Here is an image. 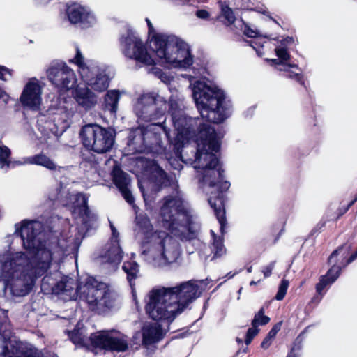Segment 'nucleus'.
I'll return each mask as SVG.
<instances>
[{"label": "nucleus", "mask_w": 357, "mask_h": 357, "mask_svg": "<svg viewBox=\"0 0 357 357\" xmlns=\"http://www.w3.org/2000/svg\"><path fill=\"white\" fill-rule=\"evenodd\" d=\"M195 15L202 20H209L211 17V14L208 11L204 9L197 10L196 11Z\"/></svg>", "instance_id": "44"}, {"label": "nucleus", "mask_w": 357, "mask_h": 357, "mask_svg": "<svg viewBox=\"0 0 357 357\" xmlns=\"http://www.w3.org/2000/svg\"><path fill=\"white\" fill-rule=\"evenodd\" d=\"M119 43L121 50L126 57L148 66V73L154 75L162 82L170 83L173 77L154 66V59L147 52L144 43L137 33L128 31L121 36Z\"/></svg>", "instance_id": "11"}, {"label": "nucleus", "mask_w": 357, "mask_h": 357, "mask_svg": "<svg viewBox=\"0 0 357 357\" xmlns=\"http://www.w3.org/2000/svg\"><path fill=\"white\" fill-rule=\"evenodd\" d=\"M70 202L66 205L70 208L72 214L77 220L78 227L77 233L69 237L61 234L58 240L57 245L53 247L63 255H68L75 252L89 230L93 227L96 216L92 213L87 206V197L82 193L70 194Z\"/></svg>", "instance_id": "9"}, {"label": "nucleus", "mask_w": 357, "mask_h": 357, "mask_svg": "<svg viewBox=\"0 0 357 357\" xmlns=\"http://www.w3.org/2000/svg\"><path fill=\"white\" fill-rule=\"evenodd\" d=\"M120 96L121 94L117 90L108 91L105 96V108L112 114L117 111Z\"/></svg>", "instance_id": "30"}, {"label": "nucleus", "mask_w": 357, "mask_h": 357, "mask_svg": "<svg viewBox=\"0 0 357 357\" xmlns=\"http://www.w3.org/2000/svg\"><path fill=\"white\" fill-rule=\"evenodd\" d=\"M49 80L60 90H69L77 83L76 75L64 63L52 65L47 70Z\"/></svg>", "instance_id": "17"}, {"label": "nucleus", "mask_w": 357, "mask_h": 357, "mask_svg": "<svg viewBox=\"0 0 357 357\" xmlns=\"http://www.w3.org/2000/svg\"><path fill=\"white\" fill-rule=\"evenodd\" d=\"M135 257V253H132L131 254V259L132 260V259H134Z\"/></svg>", "instance_id": "57"}, {"label": "nucleus", "mask_w": 357, "mask_h": 357, "mask_svg": "<svg viewBox=\"0 0 357 357\" xmlns=\"http://www.w3.org/2000/svg\"><path fill=\"white\" fill-rule=\"evenodd\" d=\"M275 51L278 59L282 62L286 63L289 59L290 55L285 47H276Z\"/></svg>", "instance_id": "40"}, {"label": "nucleus", "mask_w": 357, "mask_h": 357, "mask_svg": "<svg viewBox=\"0 0 357 357\" xmlns=\"http://www.w3.org/2000/svg\"><path fill=\"white\" fill-rule=\"evenodd\" d=\"M259 330L257 324H253L252 321V327L247 331V345L249 344L252 339L258 334Z\"/></svg>", "instance_id": "41"}, {"label": "nucleus", "mask_w": 357, "mask_h": 357, "mask_svg": "<svg viewBox=\"0 0 357 357\" xmlns=\"http://www.w3.org/2000/svg\"><path fill=\"white\" fill-rule=\"evenodd\" d=\"M270 18H271V19L274 22H275L276 24H278V25H280V24L277 22V21H276L275 20H274V19L271 18V17H270Z\"/></svg>", "instance_id": "59"}, {"label": "nucleus", "mask_w": 357, "mask_h": 357, "mask_svg": "<svg viewBox=\"0 0 357 357\" xmlns=\"http://www.w3.org/2000/svg\"><path fill=\"white\" fill-rule=\"evenodd\" d=\"M319 225H320V227H324V223L319 224L317 226H319Z\"/></svg>", "instance_id": "58"}, {"label": "nucleus", "mask_w": 357, "mask_h": 357, "mask_svg": "<svg viewBox=\"0 0 357 357\" xmlns=\"http://www.w3.org/2000/svg\"><path fill=\"white\" fill-rule=\"evenodd\" d=\"M50 115V113H48V115L40 114L37 118V128L40 135L36 134V137L40 143L50 144V140H54L56 138V117L51 119Z\"/></svg>", "instance_id": "21"}, {"label": "nucleus", "mask_w": 357, "mask_h": 357, "mask_svg": "<svg viewBox=\"0 0 357 357\" xmlns=\"http://www.w3.org/2000/svg\"><path fill=\"white\" fill-rule=\"evenodd\" d=\"M43 86L36 78H31L24 85L20 100L24 109L38 111L42 105Z\"/></svg>", "instance_id": "18"}, {"label": "nucleus", "mask_w": 357, "mask_h": 357, "mask_svg": "<svg viewBox=\"0 0 357 357\" xmlns=\"http://www.w3.org/2000/svg\"><path fill=\"white\" fill-rule=\"evenodd\" d=\"M145 139V127L137 128L130 131L128 145L130 150L135 152L147 151Z\"/></svg>", "instance_id": "25"}, {"label": "nucleus", "mask_w": 357, "mask_h": 357, "mask_svg": "<svg viewBox=\"0 0 357 357\" xmlns=\"http://www.w3.org/2000/svg\"><path fill=\"white\" fill-rule=\"evenodd\" d=\"M275 261H272L263 268L262 272L265 278H268L271 275L272 271L275 267Z\"/></svg>", "instance_id": "46"}, {"label": "nucleus", "mask_w": 357, "mask_h": 357, "mask_svg": "<svg viewBox=\"0 0 357 357\" xmlns=\"http://www.w3.org/2000/svg\"><path fill=\"white\" fill-rule=\"evenodd\" d=\"M70 339L72 342L75 344L85 346L86 343V337L82 335V333H78L77 331H72L70 335Z\"/></svg>", "instance_id": "38"}, {"label": "nucleus", "mask_w": 357, "mask_h": 357, "mask_svg": "<svg viewBox=\"0 0 357 357\" xmlns=\"http://www.w3.org/2000/svg\"><path fill=\"white\" fill-rule=\"evenodd\" d=\"M72 62L78 66L79 73L86 86L91 90L102 93L109 85L110 78L107 73V67L96 60H84V57L78 47Z\"/></svg>", "instance_id": "12"}, {"label": "nucleus", "mask_w": 357, "mask_h": 357, "mask_svg": "<svg viewBox=\"0 0 357 357\" xmlns=\"http://www.w3.org/2000/svg\"><path fill=\"white\" fill-rule=\"evenodd\" d=\"M350 249V245H344L337 248L331 254L328 261L331 267L325 275L321 277L319 282L316 285V290L319 294L322 295L323 289L333 284L340 276L342 269L349 264H347L346 258Z\"/></svg>", "instance_id": "15"}, {"label": "nucleus", "mask_w": 357, "mask_h": 357, "mask_svg": "<svg viewBox=\"0 0 357 357\" xmlns=\"http://www.w3.org/2000/svg\"><path fill=\"white\" fill-rule=\"evenodd\" d=\"M176 6L189 5L192 6L197 0H171Z\"/></svg>", "instance_id": "48"}, {"label": "nucleus", "mask_w": 357, "mask_h": 357, "mask_svg": "<svg viewBox=\"0 0 357 357\" xmlns=\"http://www.w3.org/2000/svg\"><path fill=\"white\" fill-rule=\"evenodd\" d=\"M66 15L71 24L80 23L83 27L94 25L96 18L91 10L78 3L69 5L66 8Z\"/></svg>", "instance_id": "20"}, {"label": "nucleus", "mask_w": 357, "mask_h": 357, "mask_svg": "<svg viewBox=\"0 0 357 357\" xmlns=\"http://www.w3.org/2000/svg\"><path fill=\"white\" fill-rule=\"evenodd\" d=\"M79 137L86 149L100 154L110 151L115 141V135L111 130L97 123H88L82 126Z\"/></svg>", "instance_id": "13"}, {"label": "nucleus", "mask_w": 357, "mask_h": 357, "mask_svg": "<svg viewBox=\"0 0 357 357\" xmlns=\"http://www.w3.org/2000/svg\"><path fill=\"white\" fill-rule=\"evenodd\" d=\"M145 260L155 267L175 262L180 256L177 241L163 231H155L151 237L149 250L142 253Z\"/></svg>", "instance_id": "10"}, {"label": "nucleus", "mask_w": 357, "mask_h": 357, "mask_svg": "<svg viewBox=\"0 0 357 357\" xmlns=\"http://www.w3.org/2000/svg\"><path fill=\"white\" fill-rule=\"evenodd\" d=\"M166 110V100L155 93H143L134 105L135 114L144 121L160 119L165 115Z\"/></svg>", "instance_id": "14"}, {"label": "nucleus", "mask_w": 357, "mask_h": 357, "mask_svg": "<svg viewBox=\"0 0 357 357\" xmlns=\"http://www.w3.org/2000/svg\"><path fill=\"white\" fill-rule=\"evenodd\" d=\"M198 134L195 135V127L191 128L192 138L183 146L178 149V151L174 146L178 158H183L180 149L186 145L194 143L197 146V152L192 164L197 170L199 181L203 185H208L209 188H217L221 192L214 196L210 195L208 198V203L213 208L216 218L220 224V230L222 235L226 232L227 220L222 191L227 190L229 186V182L224 181L223 170L215 155L220 147V139L222 136L218 134L209 123H199ZM167 158L170 165L175 169L180 170L183 167L181 159Z\"/></svg>", "instance_id": "2"}, {"label": "nucleus", "mask_w": 357, "mask_h": 357, "mask_svg": "<svg viewBox=\"0 0 357 357\" xmlns=\"http://www.w3.org/2000/svg\"><path fill=\"white\" fill-rule=\"evenodd\" d=\"M289 68L290 67L287 68V70L285 71V76L288 78L296 80V82L301 83V84H303L301 74L300 73L289 71L288 70Z\"/></svg>", "instance_id": "42"}, {"label": "nucleus", "mask_w": 357, "mask_h": 357, "mask_svg": "<svg viewBox=\"0 0 357 357\" xmlns=\"http://www.w3.org/2000/svg\"><path fill=\"white\" fill-rule=\"evenodd\" d=\"M91 343L106 350L123 352L128 349V337L116 331H102L91 334Z\"/></svg>", "instance_id": "16"}, {"label": "nucleus", "mask_w": 357, "mask_h": 357, "mask_svg": "<svg viewBox=\"0 0 357 357\" xmlns=\"http://www.w3.org/2000/svg\"><path fill=\"white\" fill-rule=\"evenodd\" d=\"M243 34H245V28L242 31Z\"/></svg>", "instance_id": "60"}, {"label": "nucleus", "mask_w": 357, "mask_h": 357, "mask_svg": "<svg viewBox=\"0 0 357 357\" xmlns=\"http://www.w3.org/2000/svg\"><path fill=\"white\" fill-rule=\"evenodd\" d=\"M12 75L11 70L3 66H0V79L7 81Z\"/></svg>", "instance_id": "43"}, {"label": "nucleus", "mask_w": 357, "mask_h": 357, "mask_svg": "<svg viewBox=\"0 0 357 357\" xmlns=\"http://www.w3.org/2000/svg\"><path fill=\"white\" fill-rule=\"evenodd\" d=\"M246 35L247 37L255 38L254 40H247V45H249L253 50L256 51L259 56H261L263 52L260 49L263 47L264 40L259 36V31L256 29H253L247 25Z\"/></svg>", "instance_id": "29"}, {"label": "nucleus", "mask_w": 357, "mask_h": 357, "mask_svg": "<svg viewBox=\"0 0 357 357\" xmlns=\"http://www.w3.org/2000/svg\"><path fill=\"white\" fill-rule=\"evenodd\" d=\"M256 283H257L256 282H255V281H253V280H252V281H251V282H250V286H252V285L255 284Z\"/></svg>", "instance_id": "56"}, {"label": "nucleus", "mask_w": 357, "mask_h": 357, "mask_svg": "<svg viewBox=\"0 0 357 357\" xmlns=\"http://www.w3.org/2000/svg\"><path fill=\"white\" fill-rule=\"evenodd\" d=\"M289 285V282L288 280L283 279L281 281V283L280 284V285L278 287V292L275 296V298L276 300L282 301L284 298V296L287 294V291L288 289Z\"/></svg>", "instance_id": "36"}, {"label": "nucleus", "mask_w": 357, "mask_h": 357, "mask_svg": "<svg viewBox=\"0 0 357 357\" xmlns=\"http://www.w3.org/2000/svg\"><path fill=\"white\" fill-rule=\"evenodd\" d=\"M149 28V46L162 63L169 68H186L193 63L189 45L175 35L155 33L150 20L146 18Z\"/></svg>", "instance_id": "7"}, {"label": "nucleus", "mask_w": 357, "mask_h": 357, "mask_svg": "<svg viewBox=\"0 0 357 357\" xmlns=\"http://www.w3.org/2000/svg\"><path fill=\"white\" fill-rule=\"evenodd\" d=\"M169 112L172 116L174 126V137L171 136L170 130L162 123H151L145 127L146 144L147 152L162 153L165 149L163 146L162 135H165L170 144H172L178 151L192 138L191 128L198 125L197 120L187 116L182 109V101L177 97L172 96L169 101Z\"/></svg>", "instance_id": "5"}, {"label": "nucleus", "mask_w": 357, "mask_h": 357, "mask_svg": "<svg viewBox=\"0 0 357 357\" xmlns=\"http://www.w3.org/2000/svg\"><path fill=\"white\" fill-rule=\"evenodd\" d=\"M153 229V226L150 222L148 216L145 214H137L135 231L137 234L144 235L149 234Z\"/></svg>", "instance_id": "32"}, {"label": "nucleus", "mask_w": 357, "mask_h": 357, "mask_svg": "<svg viewBox=\"0 0 357 357\" xmlns=\"http://www.w3.org/2000/svg\"><path fill=\"white\" fill-rule=\"evenodd\" d=\"M213 242L211 251L213 253V257H220L226 253V248L224 246L222 238L217 236L213 230H211Z\"/></svg>", "instance_id": "33"}, {"label": "nucleus", "mask_w": 357, "mask_h": 357, "mask_svg": "<svg viewBox=\"0 0 357 357\" xmlns=\"http://www.w3.org/2000/svg\"><path fill=\"white\" fill-rule=\"evenodd\" d=\"M93 168L94 169V170L96 172H97L98 174L101 176V177H104L105 176V172L103 171V170H100L98 168V166L97 165H95Z\"/></svg>", "instance_id": "51"}, {"label": "nucleus", "mask_w": 357, "mask_h": 357, "mask_svg": "<svg viewBox=\"0 0 357 357\" xmlns=\"http://www.w3.org/2000/svg\"><path fill=\"white\" fill-rule=\"evenodd\" d=\"M0 342H3L2 354L0 357H42L41 353L31 345L10 338L3 341L0 335Z\"/></svg>", "instance_id": "19"}, {"label": "nucleus", "mask_w": 357, "mask_h": 357, "mask_svg": "<svg viewBox=\"0 0 357 357\" xmlns=\"http://www.w3.org/2000/svg\"><path fill=\"white\" fill-rule=\"evenodd\" d=\"M192 97L200 115L208 122L219 123L227 117L226 96L214 83L197 80L191 83Z\"/></svg>", "instance_id": "8"}, {"label": "nucleus", "mask_w": 357, "mask_h": 357, "mask_svg": "<svg viewBox=\"0 0 357 357\" xmlns=\"http://www.w3.org/2000/svg\"><path fill=\"white\" fill-rule=\"evenodd\" d=\"M266 61L272 63L273 65L277 66V69L281 71H286L287 68H298L297 65H289L286 63L282 62L280 59H266Z\"/></svg>", "instance_id": "39"}, {"label": "nucleus", "mask_w": 357, "mask_h": 357, "mask_svg": "<svg viewBox=\"0 0 357 357\" xmlns=\"http://www.w3.org/2000/svg\"><path fill=\"white\" fill-rule=\"evenodd\" d=\"M201 293L198 282L192 281L172 287H155L146 296V313L153 320L171 323L199 297Z\"/></svg>", "instance_id": "4"}, {"label": "nucleus", "mask_w": 357, "mask_h": 357, "mask_svg": "<svg viewBox=\"0 0 357 357\" xmlns=\"http://www.w3.org/2000/svg\"><path fill=\"white\" fill-rule=\"evenodd\" d=\"M10 99V98L9 95L0 88V100L6 105L9 102Z\"/></svg>", "instance_id": "50"}, {"label": "nucleus", "mask_w": 357, "mask_h": 357, "mask_svg": "<svg viewBox=\"0 0 357 357\" xmlns=\"http://www.w3.org/2000/svg\"><path fill=\"white\" fill-rule=\"evenodd\" d=\"M15 228L13 242L0 252V279L13 296H24L31 291L34 278L44 275L63 254L42 240L41 222L24 220Z\"/></svg>", "instance_id": "1"}, {"label": "nucleus", "mask_w": 357, "mask_h": 357, "mask_svg": "<svg viewBox=\"0 0 357 357\" xmlns=\"http://www.w3.org/2000/svg\"><path fill=\"white\" fill-rule=\"evenodd\" d=\"M42 290L59 295L63 300L85 301L89 307L97 313H105L116 305V295L107 284L87 277L84 283L77 287L75 280L61 272L45 275L42 280Z\"/></svg>", "instance_id": "3"}, {"label": "nucleus", "mask_w": 357, "mask_h": 357, "mask_svg": "<svg viewBox=\"0 0 357 357\" xmlns=\"http://www.w3.org/2000/svg\"><path fill=\"white\" fill-rule=\"evenodd\" d=\"M159 224L181 240L195 238L200 231L197 217L178 190L161 201Z\"/></svg>", "instance_id": "6"}, {"label": "nucleus", "mask_w": 357, "mask_h": 357, "mask_svg": "<svg viewBox=\"0 0 357 357\" xmlns=\"http://www.w3.org/2000/svg\"><path fill=\"white\" fill-rule=\"evenodd\" d=\"M294 349H291V351H290V353H289L287 357H298V355L294 353Z\"/></svg>", "instance_id": "54"}, {"label": "nucleus", "mask_w": 357, "mask_h": 357, "mask_svg": "<svg viewBox=\"0 0 357 357\" xmlns=\"http://www.w3.org/2000/svg\"><path fill=\"white\" fill-rule=\"evenodd\" d=\"M357 201V197L352 201L349 202V204L347 205V206L344 209L343 212L341 214L347 212L349 208Z\"/></svg>", "instance_id": "53"}, {"label": "nucleus", "mask_w": 357, "mask_h": 357, "mask_svg": "<svg viewBox=\"0 0 357 357\" xmlns=\"http://www.w3.org/2000/svg\"><path fill=\"white\" fill-rule=\"evenodd\" d=\"M123 270L127 273L128 280L132 285V280L137 277L139 265L135 261H127L123 263Z\"/></svg>", "instance_id": "34"}, {"label": "nucleus", "mask_w": 357, "mask_h": 357, "mask_svg": "<svg viewBox=\"0 0 357 357\" xmlns=\"http://www.w3.org/2000/svg\"><path fill=\"white\" fill-rule=\"evenodd\" d=\"M162 337V331L158 323H147L142 328V341L146 345H149L159 341Z\"/></svg>", "instance_id": "26"}, {"label": "nucleus", "mask_w": 357, "mask_h": 357, "mask_svg": "<svg viewBox=\"0 0 357 357\" xmlns=\"http://www.w3.org/2000/svg\"><path fill=\"white\" fill-rule=\"evenodd\" d=\"M150 180L158 187L167 185L169 183L166 173L158 166V164L152 162L150 167Z\"/></svg>", "instance_id": "28"}, {"label": "nucleus", "mask_w": 357, "mask_h": 357, "mask_svg": "<svg viewBox=\"0 0 357 357\" xmlns=\"http://www.w3.org/2000/svg\"><path fill=\"white\" fill-rule=\"evenodd\" d=\"M36 165L42 166L50 170H55L57 167L56 163L48 156L43 153L36 154L33 156L24 158L23 161L19 162L17 165Z\"/></svg>", "instance_id": "27"}, {"label": "nucleus", "mask_w": 357, "mask_h": 357, "mask_svg": "<svg viewBox=\"0 0 357 357\" xmlns=\"http://www.w3.org/2000/svg\"><path fill=\"white\" fill-rule=\"evenodd\" d=\"M112 178L116 187L119 189L123 197L128 203L132 204L134 202L129 185L130 178L129 176L123 172L118 166L114 165L112 172Z\"/></svg>", "instance_id": "23"}, {"label": "nucleus", "mask_w": 357, "mask_h": 357, "mask_svg": "<svg viewBox=\"0 0 357 357\" xmlns=\"http://www.w3.org/2000/svg\"><path fill=\"white\" fill-rule=\"evenodd\" d=\"M270 321V318L267 316L264 315V309H261L258 313L255 315L254 319L252 320L253 324L259 325H265L268 324Z\"/></svg>", "instance_id": "37"}, {"label": "nucleus", "mask_w": 357, "mask_h": 357, "mask_svg": "<svg viewBox=\"0 0 357 357\" xmlns=\"http://www.w3.org/2000/svg\"><path fill=\"white\" fill-rule=\"evenodd\" d=\"M139 188L141 189V191H142V194H143V196H144V200H146L145 195H144V190H143V189H142V188L141 185H139Z\"/></svg>", "instance_id": "55"}, {"label": "nucleus", "mask_w": 357, "mask_h": 357, "mask_svg": "<svg viewBox=\"0 0 357 357\" xmlns=\"http://www.w3.org/2000/svg\"><path fill=\"white\" fill-rule=\"evenodd\" d=\"M247 271L250 272L251 271L250 268H247Z\"/></svg>", "instance_id": "61"}, {"label": "nucleus", "mask_w": 357, "mask_h": 357, "mask_svg": "<svg viewBox=\"0 0 357 357\" xmlns=\"http://www.w3.org/2000/svg\"><path fill=\"white\" fill-rule=\"evenodd\" d=\"M73 98L77 105L86 111L92 109L98 102V98L86 86H78L73 92Z\"/></svg>", "instance_id": "24"}, {"label": "nucleus", "mask_w": 357, "mask_h": 357, "mask_svg": "<svg viewBox=\"0 0 357 357\" xmlns=\"http://www.w3.org/2000/svg\"><path fill=\"white\" fill-rule=\"evenodd\" d=\"M293 42H294V38L292 37H287L282 41V44H284V45H289V44L293 43Z\"/></svg>", "instance_id": "52"}, {"label": "nucleus", "mask_w": 357, "mask_h": 357, "mask_svg": "<svg viewBox=\"0 0 357 357\" xmlns=\"http://www.w3.org/2000/svg\"><path fill=\"white\" fill-rule=\"evenodd\" d=\"M220 7L221 10L220 15L219 18L224 17L226 20L227 25H230L235 22L236 17L234 14V12L231 8H229L225 2L220 1Z\"/></svg>", "instance_id": "35"}, {"label": "nucleus", "mask_w": 357, "mask_h": 357, "mask_svg": "<svg viewBox=\"0 0 357 357\" xmlns=\"http://www.w3.org/2000/svg\"><path fill=\"white\" fill-rule=\"evenodd\" d=\"M282 324L281 322L277 323L273 326V327L271 329V331L268 332L267 335L272 339H274L276 334L278 333V331L281 328Z\"/></svg>", "instance_id": "45"}, {"label": "nucleus", "mask_w": 357, "mask_h": 357, "mask_svg": "<svg viewBox=\"0 0 357 357\" xmlns=\"http://www.w3.org/2000/svg\"><path fill=\"white\" fill-rule=\"evenodd\" d=\"M273 340L274 339L266 335L261 344V347L264 349H267L271 345Z\"/></svg>", "instance_id": "49"}, {"label": "nucleus", "mask_w": 357, "mask_h": 357, "mask_svg": "<svg viewBox=\"0 0 357 357\" xmlns=\"http://www.w3.org/2000/svg\"><path fill=\"white\" fill-rule=\"evenodd\" d=\"M10 150L6 146L0 144V169L7 170L18 166L20 161H11L10 160Z\"/></svg>", "instance_id": "31"}, {"label": "nucleus", "mask_w": 357, "mask_h": 357, "mask_svg": "<svg viewBox=\"0 0 357 357\" xmlns=\"http://www.w3.org/2000/svg\"><path fill=\"white\" fill-rule=\"evenodd\" d=\"M110 227H111V230H112V237L110 238V241L108 243H113L114 241L119 242V232L117 231L116 229L114 227V226L112 223H110Z\"/></svg>", "instance_id": "47"}, {"label": "nucleus", "mask_w": 357, "mask_h": 357, "mask_svg": "<svg viewBox=\"0 0 357 357\" xmlns=\"http://www.w3.org/2000/svg\"><path fill=\"white\" fill-rule=\"evenodd\" d=\"M123 253L119 242L107 243L102 249L97 260L101 264L107 265L108 268L115 269L122 260Z\"/></svg>", "instance_id": "22"}]
</instances>
